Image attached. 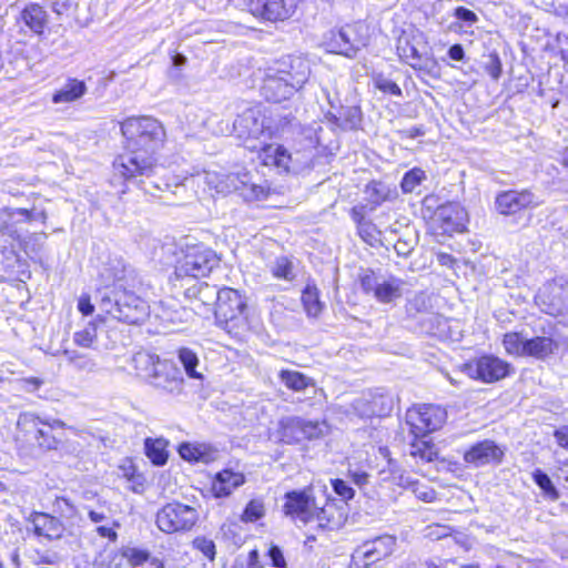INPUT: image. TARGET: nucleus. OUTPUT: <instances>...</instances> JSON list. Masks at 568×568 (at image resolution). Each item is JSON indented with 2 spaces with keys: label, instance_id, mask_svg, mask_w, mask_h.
Wrapping results in <instances>:
<instances>
[{
  "label": "nucleus",
  "instance_id": "09e8293b",
  "mask_svg": "<svg viewBox=\"0 0 568 568\" xmlns=\"http://www.w3.org/2000/svg\"><path fill=\"white\" fill-rule=\"evenodd\" d=\"M343 126L348 130L357 129L362 122V111L358 106H347L342 111Z\"/></svg>",
  "mask_w": 568,
  "mask_h": 568
},
{
  "label": "nucleus",
  "instance_id": "864d4df0",
  "mask_svg": "<svg viewBox=\"0 0 568 568\" xmlns=\"http://www.w3.org/2000/svg\"><path fill=\"white\" fill-rule=\"evenodd\" d=\"M366 194L373 204H379L387 199L388 191L378 182H372L366 186Z\"/></svg>",
  "mask_w": 568,
  "mask_h": 568
},
{
  "label": "nucleus",
  "instance_id": "774afa93",
  "mask_svg": "<svg viewBox=\"0 0 568 568\" xmlns=\"http://www.w3.org/2000/svg\"><path fill=\"white\" fill-rule=\"evenodd\" d=\"M18 383L20 384L21 389L32 393L42 386L43 381L38 377H28L18 381Z\"/></svg>",
  "mask_w": 568,
  "mask_h": 568
},
{
  "label": "nucleus",
  "instance_id": "39448f33",
  "mask_svg": "<svg viewBox=\"0 0 568 568\" xmlns=\"http://www.w3.org/2000/svg\"><path fill=\"white\" fill-rule=\"evenodd\" d=\"M467 222L465 209L454 202L443 204L436 209L428 221V230L436 237L463 232Z\"/></svg>",
  "mask_w": 568,
  "mask_h": 568
},
{
  "label": "nucleus",
  "instance_id": "4d7b16f0",
  "mask_svg": "<svg viewBox=\"0 0 568 568\" xmlns=\"http://www.w3.org/2000/svg\"><path fill=\"white\" fill-rule=\"evenodd\" d=\"M30 429L31 428H29L28 430ZM33 429L37 432L36 440L40 447L48 450L58 448L59 442L54 437L49 436L44 430L39 428V426H37V428Z\"/></svg>",
  "mask_w": 568,
  "mask_h": 568
},
{
  "label": "nucleus",
  "instance_id": "f8f14e48",
  "mask_svg": "<svg viewBox=\"0 0 568 568\" xmlns=\"http://www.w3.org/2000/svg\"><path fill=\"white\" fill-rule=\"evenodd\" d=\"M317 506L312 489L306 488L286 493L283 508L285 515L295 523L307 525L313 523Z\"/></svg>",
  "mask_w": 568,
  "mask_h": 568
},
{
  "label": "nucleus",
  "instance_id": "f03ea898",
  "mask_svg": "<svg viewBox=\"0 0 568 568\" xmlns=\"http://www.w3.org/2000/svg\"><path fill=\"white\" fill-rule=\"evenodd\" d=\"M123 275H115L112 287L99 291L98 307L101 312L126 324H140L150 314L146 301L123 287Z\"/></svg>",
  "mask_w": 568,
  "mask_h": 568
},
{
  "label": "nucleus",
  "instance_id": "7ed1b4c3",
  "mask_svg": "<svg viewBox=\"0 0 568 568\" xmlns=\"http://www.w3.org/2000/svg\"><path fill=\"white\" fill-rule=\"evenodd\" d=\"M397 51L402 60L415 70L424 71L427 74H435L437 61L426 36L422 31L404 33L397 42Z\"/></svg>",
  "mask_w": 568,
  "mask_h": 568
},
{
  "label": "nucleus",
  "instance_id": "6ab92c4d",
  "mask_svg": "<svg viewBox=\"0 0 568 568\" xmlns=\"http://www.w3.org/2000/svg\"><path fill=\"white\" fill-rule=\"evenodd\" d=\"M276 69H272L265 77L261 88L262 95L271 102H282L290 99L295 90L286 82Z\"/></svg>",
  "mask_w": 568,
  "mask_h": 568
},
{
  "label": "nucleus",
  "instance_id": "bb28decb",
  "mask_svg": "<svg viewBox=\"0 0 568 568\" xmlns=\"http://www.w3.org/2000/svg\"><path fill=\"white\" fill-rule=\"evenodd\" d=\"M243 483L244 476L241 473L225 469L215 475L211 489L215 497H225Z\"/></svg>",
  "mask_w": 568,
  "mask_h": 568
},
{
  "label": "nucleus",
  "instance_id": "473e14b6",
  "mask_svg": "<svg viewBox=\"0 0 568 568\" xmlns=\"http://www.w3.org/2000/svg\"><path fill=\"white\" fill-rule=\"evenodd\" d=\"M179 453L183 459L189 462H202L206 464L213 459L212 452L205 445L201 444H182L179 447Z\"/></svg>",
  "mask_w": 568,
  "mask_h": 568
},
{
  "label": "nucleus",
  "instance_id": "6e6552de",
  "mask_svg": "<svg viewBox=\"0 0 568 568\" xmlns=\"http://www.w3.org/2000/svg\"><path fill=\"white\" fill-rule=\"evenodd\" d=\"M367 28L363 22L346 24L337 31H331L326 42L332 52L353 57L367 44Z\"/></svg>",
  "mask_w": 568,
  "mask_h": 568
},
{
  "label": "nucleus",
  "instance_id": "2eb2a0df",
  "mask_svg": "<svg viewBox=\"0 0 568 568\" xmlns=\"http://www.w3.org/2000/svg\"><path fill=\"white\" fill-rule=\"evenodd\" d=\"M297 7V0H247L246 8L254 17L268 21L288 19Z\"/></svg>",
  "mask_w": 568,
  "mask_h": 568
},
{
  "label": "nucleus",
  "instance_id": "4be33fe9",
  "mask_svg": "<svg viewBox=\"0 0 568 568\" xmlns=\"http://www.w3.org/2000/svg\"><path fill=\"white\" fill-rule=\"evenodd\" d=\"M185 296L191 300L193 308L195 310H200L201 307L215 310L220 300V290L205 282H195L193 285L186 287Z\"/></svg>",
  "mask_w": 568,
  "mask_h": 568
},
{
  "label": "nucleus",
  "instance_id": "9d476101",
  "mask_svg": "<svg viewBox=\"0 0 568 568\" xmlns=\"http://www.w3.org/2000/svg\"><path fill=\"white\" fill-rule=\"evenodd\" d=\"M446 410L432 404L414 406L406 413V419L416 437H424L439 429L446 422Z\"/></svg>",
  "mask_w": 568,
  "mask_h": 568
},
{
  "label": "nucleus",
  "instance_id": "4468645a",
  "mask_svg": "<svg viewBox=\"0 0 568 568\" xmlns=\"http://www.w3.org/2000/svg\"><path fill=\"white\" fill-rule=\"evenodd\" d=\"M247 305L245 298L240 294L239 291L224 287L220 290V300L214 310L215 316L225 322H236L239 324H245Z\"/></svg>",
  "mask_w": 568,
  "mask_h": 568
},
{
  "label": "nucleus",
  "instance_id": "79ce46f5",
  "mask_svg": "<svg viewBox=\"0 0 568 568\" xmlns=\"http://www.w3.org/2000/svg\"><path fill=\"white\" fill-rule=\"evenodd\" d=\"M410 455L425 462H433L437 458L438 452L429 442L417 439L412 444Z\"/></svg>",
  "mask_w": 568,
  "mask_h": 568
},
{
  "label": "nucleus",
  "instance_id": "3c124183",
  "mask_svg": "<svg viewBox=\"0 0 568 568\" xmlns=\"http://www.w3.org/2000/svg\"><path fill=\"white\" fill-rule=\"evenodd\" d=\"M244 184H241L239 191H241L242 196L247 201H257L262 200L266 196V191L263 186L257 184H248L246 180L242 179Z\"/></svg>",
  "mask_w": 568,
  "mask_h": 568
},
{
  "label": "nucleus",
  "instance_id": "37998d69",
  "mask_svg": "<svg viewBox=\"0 0 568 568\" xmlns=\"http://www.w3.org/2000/svg\"><path fill=\"white\" fill-rule=\"evenodd\" d=\"M329 432V426L325 420H308L303 418L304 439H317Z\"/></svg>",
  "mask_w": 568,
  "mask_h": 568
},
{
  "label": "nucleus",
  "instance_id": "393cba45",
  "mask_svg": "<svg viewBox=\"0 0 568 568\" xmlns=\"http://www.w3.org/2000/svg\"><path fill=\"white\" fill-rule=\"evenodd\" d=\"M313 523L317 528L335 530L344 525L345 517L334 504L326 503L322 507L317 506Z\"/></svg>",
  "mask_w": 568,
  "mask_h": 568
},
{
  "label": "nucleus",
  "instance_id": "603ef678",
  "mask_svg": "<svg viewBox=\"0 0 568 568\" xmlns=\"http://www.w3.org/2000/svg\"><path fill=\"white\" fill-rule=\"evenodd\" d=\"M424 179V172L418 169L407 172L402 181V189L405 193H410Z\"/></svg>",
  "mask_w": 568,
  "mask_h": 568
},
{
  "label": "nucleus",
  "instance_id": "cd10ccee",
  "mask_svg": "<svg viewBox=\"0 0 568 568\" xmlns=\"http://www.w3.org/2000/svg\"><path fill=\"white\" fill-rule=\"evenodd\" d=\"M88 91L84 81L79 79H68L61 88H59L52 95L54 104L72 103L81 99Z\"/></svg>",
  "mask_w": 568,
  "mask_h": 568
},
{
  "label": "nucleus",
  "instance_id": "c03bdc74",
  "mask_svg": "<svg viewBox=\"0 0 568 568\" xmlns=\"http://www.w3.org/2000/svg\"><path fill=\"white\" fill-rule=\"evenodd\" d=\"M179 359L184 367L185 373L191 378H202V375L196 372L199 365V358L196 354L189 348H181L179 351Z\"/></svg>",
  "mask_w": 568,
  "mask_h": 568
},
{
  "label": "nucleus",
  "instance_id": "dca6fc26",
  "mask_svg": "<svg viewBox=\"0 0 568 568\" xmlns=\"http://www.w3.org/2000/svg\"><path fill=\"white\" fill-rule=\"evenodd\" d=\"M195 182H203L205 185L203 187V193H209L210 195H212V192L217 194H227L239 191L241 184H244L239 174H226L212 170H202L199 172V176Z\"/></svg>",
  "mask_w": 568,
  "mask_h": 568
},
{
  "label": "nucleus",
  "instance_id": "c9c22d12",
  "mask_svg": "<svg viewBox=\"0 0 568 568\" xmlns=\"http://www.w3.org/2000/svg\"><path fill=\"white\" fill-rule=\"evenodd\" d=\"M63 356L75 369L92 373L97 371V362L88 354L74 349H64Z\"/></svg>",
  "mask_w": 568,
  "mask_h": 568
},
{
  "label": "nucleus",
  "instance_id": "b1692460",
  "mask_svg": "<svg viewBox=\"0 0 568 568\" xmlns=\"http://www.w3.org/2000/svg\"><path fill=\"white\" fill-rule=\"evenodd\" d=\"M260 159L264 165L274 166L282 172H290L292 155L278 144H268L260 151Z\"/></svg>",
  "mask_w": 568,
  "mask_h": 568
},
{
  "label": "nucleus",
  "instance_id": "aec40b11",
  "mask_svg": "<svg viewBox=\"0 0 568 568\" xmlns=\"http://www.w3.org/2000/svg\"><path fill=\"white\" fill-rule=\"evenodd\" d=\"M149 383L156 388L169 393H179L182 390L183 378L179 369L170 362L163 361L159 365L156 373L149 379Z\"/></svg>",
  "mask_w": 568,
  "mask_h": 568
},
{
  "label": "nucleus",
  "instance_id": "338daca9",
  "mask_svg": "<svg viewBox=\"0 0 568 568\" xmlns=\"http://www.w3.org/2000/svg\"><path fill=\"white\" fill-rule=\"evenodd\" d=\"M268 556L272 564L276 568H286V560L282 550L277 546H272L268 550Z\"/></svg>",
  "mask_w": 568,
  "mask_h": 568
},
{
  "label": "nucleus",
  "instance_id": "8fccbe9b",
  "mask_svg": "<svg viewBox=\"0 0 568 568\" xmlns=\"http://www.w3.org/2000/svg\"><path fill=\"white\" fill-rule=\"evenodd\" d=\"M353 408L355 413L363 418L379 414L376 409V400L372 402L369 398L364 396L354 400Z\"/></svg>",
  "mask_w": 568,
  "mask_h": 568
},
{
  "label": "nucleus",
  "instance_id": "f704fd0d",
  "mask_svg": "<svg viewBox=\"0 0 568 568\" xmlns=\"http://www.w3.org/2000/svg\"><path fill=\"white\" fill-rule=\"evenodd\" d=\"M17 425L22 430L37 428L40 425H47L52 429L67 427L65 423L60 419H41L32 413H21L18 417Z\"/></svg>",
  "mask_w": 568,
  "mask_h": 568
},
{
  "label": "nucleus",
  "instance_id": "f3484780",
  "mask_svg": "<svg viewBox=\"0 0 568 568\" xmlns=\"http://www.w3.org/2000/svg\"><path fill=\"white\" fill-rule=\"evenodd\" d=\"M278 73L297 92L308 81L311 75L310 62L302 57H286L276 63Z\"/></svg>",
  "mask_w": 568,
  "mask_h": 568
},
{
  "label": "nucleus",
  "instance_id": "ddd939ff",
  "mask_svg": "<svg viewBox=\"0 0 568 568\" xmlns=\"http://www.w3.org/2000/svg\"><path fill=\"white\" fill-rule=\"evenodd\" d=\"M396 547L395 536L382 535L359 545L353 554V560L356 564L362 562L364 566H369L389 557Z\"/></svg>",
  "mask_w": 568,
  "mask_h": 568
},
{
  "label": "nucleus",
  "instance_id": "0e129e2a",
  "mask_svg": "<svg viewBox=\"0 0 568 568\" xmlns=\"http://www.w3.org/2000/svg\"><path fill=\"white\" fill-rule=\"evenodd\" d=\"M54 508L61 515L71 517L74 513L72 503L65 497H57L54 500Z\"/></svg>",
  "mask_w": 568,
  "mask_h": 568
},
{
  "label": "nucleus",
  "instance_id": "13d9d810",
  "mask_svg": "<svg viewBox=\"0 0 568 568\" xmlns=\"http://www.w3.org/2000/svg\"><path fill=\"white\" fill-rule=\"evenodd\" d=\"M375 85L378 90L389 93L392 95L399 97L402 95L400 88L390 79L378 77L375 79Z\"/></svg>",
  "mask_w": 568,
  "mask_h": 568
},
{
  "label": "nucleus",
  "instance_id": "7c9ffc66",
  "mask_svg": "<svg viewBox=\"0 0 568 568\" xmlns=\"http://www.w3.org/2000/svg\"><path fill=\"white\" fill-rule=\"evenodd\" d=\"M162 362L158 355L148 352H138L132 358L136 375L146 382L154 376Z\"/></svg>",
  "mask_w": 568,
  "mask_h": 568
},
{
  "label": "nucleus",
  "instance_id": "9b49d317",
  "mask_svg": "<svg viewBox=\"0 0 568 568\" xmlns=\"http://www.w3.org/2000/svg\"><path fill=\"white\" fill-rule=\"evenodd\" d=\"M84 509L89 523L94 527L93 531L108 542L115 544L121 524L113 518L111 505L104 499H99L95 505H88Z\"/></svg>",
  "mask_w": 568,
  "mask_h": 568
},
{
  "label": "nucleus",
  "instance_id": "a18cd8bd",
  "mask_svg": "<svg viewBox=\"0 0 568 568\" xmlns=\"http://www.w3.org/2000/svg\"><path fill=\"white\" fill-rule=\"evenodd\" d=\"M398 485H400V486L410 485L414 495L419 500H423L425 503H432L436 499V491L427 485L404 480L402 476L399 478Z\"/></svg>",
  "mask_w": 568,
  "mask_h": 568
},
{
  "label": "nucleus",
  "instance_id": "412c9836",
  "mask_svg": "<svg viewBox=\"0 0 568 568\" xmlns=\"http://www.w3.org/2000/svg\"><path fill=\"white\" fill-rule=\"evenodd\" d=\"M504 452L493 440H483L471 446L464 455L468 464L483 466L490 463H500Z\"/></svg>",
  "mask_w": 568,
  "mask_h": 568
},
{
  "label": "nucleus",
  "instance_id": "a19ab883",
  "mask_svg": "<svg viewBox=\"0 0 568 568\" xmlns=\"http://www.w3.org/2000/svg\"><path fill=\"white\" fill-rule=\"evenodd\" d=\"M271 272L278 280L293 281L295 278L294 264L286 256L277 257L271 266Z\"/></svg>",
  "mask_w": 568,
  "mask_h": 568
},
{
  "label": "nucleus",
  "instance_id": "1a4fd4ad",
  "mask_svg": "<svg viewBox=\"0 0 568 568\" xmlns=\"http://www.w3.org/2000/svg\"><path fill=\"white\" fill-rule=\"evenodd\" d=\"M463 372L473 379L490 384L509 376L513 367L497 356L483 355L464 364Z\"/></svg>",
  "mask_w": 568,
  "mask_h": 568
},
{
  "label": "nucleus",
  "instance_id": "680f3d73",
  "mask_svg": "<svg viewBox=\"0 0 568 568\" xmlns=\"http://www.w3.org/2000/svg\"><path fill=\"white\" fill-rule=\"evenodd\" d=\"M334 491L343 499L348 500L354 497V489L344 480L335 479L332 481Z\"/></svg>",
  "mask_w": 568,
  "mask_h": 568
},
{
  "label": "nucleus",
  "instance_id": "2f4dec72",
  "mask_svg": "<svg viewBox=\"0 0 568 568\" xmlns=\"http://www.w3.org/2000/svg\"><path fill=\"white\" fill-rule=\"evenodd\" d=\"M556 347V342L550 337L538 336L529 339L527 338L526 356L545 359L555 352Z\"/></svg>",
  "mask_w": 568,
  "mask_h": 568
},
{
  "label": "nucleus",
  "instance_id": "20e7f679",
  "mask_svg": "<svg viewBox=\"0 0 568 568\" xmlns=\"http://www.w3.org/2000/svg\"><path fill=\"white\" fill-rule=\"evenodd\" d=\"M219 262L216 253L210 247L202 244L187 246L179 261L176 273L180 276L203 277L209 275Z\"/></svg>",
  "mask_w": 568,
  "mask_h": 568
},
{
  "label": "nucleus",
  "instance_id": "de8ad7c7",
  "mask_svg": "<svg viewBox=\"0 0 568 568\" xmlns=\"http://www.w3.org/2000/svg\"><path fill=\"white\" fill-rule=\"evenodd\" d=\"M358 235L365 241L367 244L374 246L377 242H379V232L376 226L368 221H364L363 219L358 222L357 226Z\"/></svg>",
  "mask_w": 568,
  "mask_h": 568
},
{
  "label": "nucleus",
  "instance_id": "5701e85b",
  "mask_svg": "<svg viewBox=\"0 0 568 568\" xmlns=\"http://www.w3.org/2000/svg\"><path fill=\"white\" fill-rule=\"evenodd\" d=\"M239 136L258 138L264 130V119L260 109L248 108L236 118L233 124Z\"/></svg>",
  "mask_w": 568,
  "mask_h": 568
},
{
  "label": "nucleus",
  "instance_id": "72a5a7b5",
  "mask_svg": "<svg viewBox=\"0 0 568 568\" xmlns=\"http://www.w3.org/2000/svg\"><path fill=\"white\" fill-rule=\"evenodd\" d=\"M280 379L284 385L295 392H301L306 388L314 387L315 384L312 378L296 371L283 369L280 372Z\"/></svg>",
  "mask_w": 568,
  "mask_h": 568
},
{
  "label": "nucleus",
  "instance_id": "052dcab7",
  "mask_svg": "<svg viewBox=\"0 0 568 568\" xmlns=\"http://www.w3.org/2000/svg\"><path fill=\"white\" fill-rule=\"evenodd\" d=\"M120 476L124 477L129 481L141 485V476L136 474L135 466L131 460H125L120 467Z\"/></svg>",
  "mask_w": 568,
  "mask_h": 568
},
{
  "label": "nucleus",
  "instance_id": "69168bd1",
  "mask_svg": "<svg viewBox=\"0 0 568 568\" xmlns=\"http://www.w3.org/2000/svg\"><path fill=\"white\" fill-rule=\"evenodd\" d=\"M199 172L200 171H196L185 176L183 185L186 187H195V194L200 197L201 195H205L206 193H203V187L205 186L203 182H195V180L199 176Z\"/></svg>",
  "mask_w": 568,
  "mask_h": 568
},
{
  "label": "nucleus",
  "instance_id": "a211bd4d",
  "mask_svg": "<svg viewBox=\"0 0 568 568\" xmlns=\"http://www.w3.org/2000/svg\"><path fill=\"white\" fill-rule=\"evenodd\" d=\"M496 205L501 214L509 215L523 209L534 207L538 205V201L535 195L528 191H507L497 196Z\"/></svg>",
  "mask_w": 568,
  "mask_h": 568
},
{
  "label": "nucleus",
  "instance_id": "58836bf2",
  "mask_svg": "<svg viewBox=\"0 0 568 568\" xmlns=\"http://www.w3.org/2000/svg\"><path fill=\"white\" fill-rule=\"evenodd\" d=\"M166 443L163 439H146L145 452L146 456L155 465H164L168 459V453L165 449Z\"/></svg>",
  "mask_w": 568,
  "mask_h": 568
},
{
  "label": "nucleus",
  "instance_id": "bf43d9fd",
  "mask_svg": "<svg viewBox=\"0 0 568 568\" xmlns=\"http://www.w3.org/2000/svg\"><path fill=\"white\" fill-rule=\"evenodd\" d=\"M485 71L494 79L498 80L501 74V62L497 54H489L485 63Z\"/></svg>",
  "mask_w": 568,
  "mask_h": 568
},
{
  "label": "nucleus",
  "instance_id": "0eeeda50",
  "mask_svg": "<svg viewBox=\"0 0 568 568\" xmlns=\"http://www.w3.org/2000/svg\"><path fill=\"white\" fill-rule=\"evenodd\" d=\"M197 519V510L181 503H170L156 515L158 527L168 534L191 530Z\"/></svg>",
  "mask_w": 568,
  "mask_h": 568
},
{
  "label": "nucleus",
  "instance_id": "e433bc0d",
  "mask_svg": "<svg viewBox=\"0 0 568 568\" xmlns=\"http://www.w3.org/2000/svg\"><path fill=\"white\" fill-rule=\"evenodd\" d=\"M318 295L317 287L310 284L302 292V303L308 316L316 317L323 310Z\"/></svg>",
  "mask_w": 568,
  "mask_h": 568
},
{
  "label": "nucleus",
  "instance_id": "a878e982",
  "mask_svg": "<svg viewBox=\"0 0 568 568\" xmlns=\"http://www.w3.org/2000/svg\"><path fill=\"white\" fill-rule=\"evenodd\" d=\"M32 525L34 532L38 536H42L47 539H59L64 531L62 523L44 513H37L32 517Z\"/></svg>",
  "mask_w": 568,
  "mask_h": 568
},
{
  "label": "nucleus",
  "instance_id": "423d86ee",
  "mask_svg": "<svg viewBox=\"0 0 568 568\" xmlns=\"http://www.w3.org/2000/svg\"><path fill=\"white\" fill-rule=\"evenodd\" d=\"M359 282L364 293L372 294L377 302L383 304L393 303L400 298L406 286L402 278L377 276L372 271L362 274Z\"/></svg>",
  "mask_w": 568,
  "mask_h": 568
},
{
  "label": "nucleus",
  "instance_id": "c756f323",
  "mask_svg": "<svg viewBox=\"0 0 568 568\" xmlns=\"http://www.w3.org/2000/svg\"><path fill=\"white\" fill-rule=\"evenodd\" d=\"M280 439L285 444H295L304 440L303 418L298 416H286L278 422Z\"/></svg>",
  "mask_w": 568,
  "mask_h": 568
},
{
  "label": "nucleus",
  "instance_id": "f257e3e1",
  "mask_svg": "<svg viewBox=\"0 0 568 568\" xmlns=\"http://www.w3.org/2000/svg\"><path fill=\"white\" fill-rule=\"evenodd\" d=\"M124 152L113 162L125 180L150 176L156 168V152L163 146L165 130L151 116H131L121 122Z\"/></svg>",
  "mask_w": 568,
  "mask_h": 568
},
{
  "label": "nucleus",
  "instance_id": "4c0bfd02",
  "mask_svg": "<svg viewBox=\"0 0 568 568\" xmlns=\"http://www.w3.org/2000/svg\"><path fill=\"white\" fill-rule=\"evenodd\" d=\"M97 331V325L94 323H88L85 327L74 332L73 343L82 348H94L98 342Z\"/></svg>",
  "mask_w": 568,
  "mask_h": 568
},
{
  "label": "nucleus",
  "instance_id": "5fc2aeb1",
  "mask_svg": "<svg viewBox=\"0 0 568 568\" xmlns=\"http://www.w3.org/2000/svg\"><path fill=\"white\" fill-rule=\"evenodd\" d=\"M264 516V506L262 503L252 500L247 504L242 519L244 521H255Z\"/></svg>",
  "mask_w": 568,
  "mask_h": 568
},
{
  "label": "nucleus",
  "instance_id": "ea45409f",
  "mask_svg": "<svg viewBox=\"0 0 568 568\" xmlns=\"http://www.w3.org/2000/svg\"><path fill=\"white\" fill-rule=\"evenodd\" d=\"M526 342L519 333H507L503 339L506 353L518 357L526 356Z\"/></svg>",
  "mask_w": 568,
  "mask_h": 568
},
{
  "label": "nucleus",
  "instance_id": "c85d7f7f",
  "mask_svg": "<svg viewBox=\"0 0 568 568\" xmlns=\"http://www.w3.org/2000/svg\"><path fill=\"white\" fill-rule=\"evenodd\" d=\"M19 20L34 33H42L48 21L47 11L38 3H28L20 10Z\"/></svg>",
  "mask_w": 568,
  "mask_h": 568
},
{
  "label": "nucleus",
  "instance_id": "49530a36",
  "mask_svg": "<svg viewBox=\"0 0 568 568\" xmlns=\"http://www.w3.org/2000/svg\"><path fill=\"white\" fill-rule=\"evenodd\" d=\"M192 546L210 561L215 559L216 548L211 538H207L206 536H197L193 539Z\"/></svg>",
  "mask_w": 568,
  "mask_h": 568
},
{
  "label": "nucleus",
  "instance_id": "6e6d98bb",
  "mask_svg": "<svg viewBox=\"0 0 568 568\" xmlns=\"http://www.w3.org/2000/svg\"><path fill=\"white\" fill-rule=\"evenodd\" d=\"M535 481L550 499L556 500L558 498V493L546 474L537 471L535 474Z\"/></svg>",
  "mask_w": 568,
  "mask_h": 568
},
{
  "label": "nucleus",
  "instance_id": "e2e57ef3",
  "mask_svg": "<svg viewBox=\"0 0 568 568\" xmlns=\"http://www.w3.org/2000/svg\"><path fill=\"white\" fill-rule=\"evenodd\" d=\"M455 17L466 23L468 27H471L478 21V17L471 10L465 7H458L455 10Z\"/></svg>",
  "mask_w": 568,
  "mask_h": 568
}]
</instances>
